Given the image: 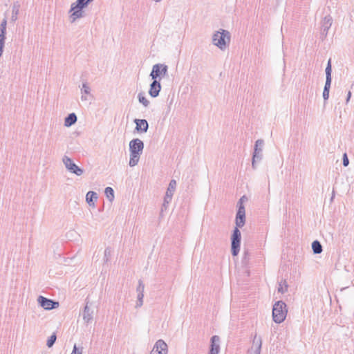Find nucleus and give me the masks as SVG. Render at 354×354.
Segmentation results:
<instances>
[{"instance_id": "24", "label": "nucleus", "mask_w": 354, "mask_h": 354, "mask_svg": "<svg viewBox=\"0 0 354 354\" xmlns=\"http://www.w3.org/2000/svg\"><path fill=\"white\" fill-rule=\"evenodd\" d=\"M138 99L140 103H141L145 107H147L149 104V101L146 98L145 93L140 92L138 95Z\"/></svg>"}, {"instance_id": "10", "label": "nucleus", "mask_w": 354, "mask_h": 354, "mask_svg": "<svg viewBox=\"0 0 354 354\" xmlns=\"http://www.w3.org/2000/svg\"><path fill=\"white\" fill-rule=\"evenodd\" d=\"M176 181L175 180H171L169 182L168 188L166 192V194L164 198L163 204L162 205L161 211L162 212L164 209H167V205L170 203L172 199V196L174 195V191L176 189Z\"/></svg>"}, {"instance_id": "23", "label": "nucleus", "mask_w": 354, "mask_h": 354, "mask_svg": "<svg viewBox=\"0 0 354 354\" xmlns=\"http://www.w3.org/2000/svg\"><path fill=\"white\" fill-rule=\"evenodd\" d=\"M288 283L286 280H281L279 283V287L277 288L278 292H280L281 294L285 293L288 291Z\"/></svg>"}, {"instance_id": "4", "label": "nucleus", "mask_w": 354, "mask_h": 354, "mask_svg": "<svg viewBox=\"0 0 354 354\" xmlns=\"http://www.w3.org/2000/svg\"><path fill=\"white\" fill-rule=\"evenodd\" d=\"M288 309L287 306L283 301H278L272 308V319L277 324L282 323L287 315Z\"/></svg>"}, {"instance_id": "20", "label": "nucleus", "mask_w": 354, "mask_h": 354, "mask_svg": "<svg viewBox=\"0 0 354 354\" xmlns=\"http://www.w3.org/2000/svg\"><path fill=\"white\" fill-rule=\"evenodd\" d=\"M97 199V194L96 192L89 191L86 195V201L90 206L95 205V201Z\"/></svg>"}, {"instance_id": "14", "label": "nucleus", "mask_w": 354, "mask_h": 354, "mask_svg": "<svg viewBox=\"0 0 354 354\" xmlns=\"http://www.w3.org/2000/svg\"><path fill=\"white\" fill-rule=\"evenodd\" d=\"M161 84L160 80H154L150 84V87L149 90V94L151 97H156L159 95V93L161 91Z\"/></svg>"}, {"instance_id": "43", "label": "nucleus", "mask_w": 354, "mask_h": 354, "mask_svg": "<svg viewBox=\"0 0 354 354\" xmlns=\"http://www.w3.org/2000/svg\"><path fill=\"white\" fill-rule=\"evenodd\" d=\"M153 1H156V2H160V1H161L162 0H153Z\"/></svg>"}, {"instance_id": "26", "label": "nucleus", "mask_w": 354, "mask_h": 354, "mask_svg": "<svg viewBox=\"0 0 354 354\" xmlns=\"http://www.w3.org/2000/svg\"><path fill=\"white\" fill-rule=\"evenodd\" d=\"M326 72V78L332 79L331 73H332V65H331V59H329L327 63L326 68L325 69Z\"/></svg>"}, {"instance_id": "32", "label": "nucleus", "mask_w": 354, "mask_h": 354, "mask_svg": "<svg viewBox=\"0 0 354 354\" xmlns=\"http://www.w3.org/2000/svg\"><path fill=\"white\" fill-rule=\"evenodd\" d=\"M144 290H145V285L143 283V281L141 279H140L138 281V285L136 288V292H137V293L144 292Z\"/></svg>"}, {"instance_id": "11", "label": "nucleus", "mask_w": 354, "mask_h": 354, "mask_svg": "<svg viewBox=\"0 0 354 354\" xmlns=\"http://www.w3.org/2000/svg\"><path fill=\"white\" fill-rule=\"evenodd\" d=\"M333 23V18L330 15L325 16L321 21V35L322 39L326 37L328 31L331 27Z\"/></svg>"}, {"instance_id": "36", "label": "nucleus", "mask_w": 354, "mask_h": 354, "mask_svg": "<svg viewBox=\"0 0 354 354\" xmlns=\"http://www.w3.org/2000/svg\"><path fill=\"white\" fill-rule=\"evenodd\" d=\"M329 91H330L325 89L323 91V98L325 101L327 100L329 97Z\"/></svg>"}, {"instance_id": "25", "label": "nucleus", "mask_w": 354, "mask_h": 354, "mask_svg": "<svg viewBox=\"0 0 354 354\" xmlns=\"http://www.w3.org/2000/svg\"><path fill=\"white\" fill-rule=\"evenodd\" d=\"M104 193H105L106 198H108V200L110 202H112L114 200V197H115L114 196V190L112 187H106Z\"/></svg>"}, {"instance_id": "42", "label": "nucleus", "mask_w": 354, "mask_h": 354, "mask_svg": "<svg viewBox=\"0 0 354 354\" xmlns=\"http://www.w3.org/2000/svg\"><path fill=\"white\" fill-rule=\"evenodd\" d=\"M81 98H82V100H86V97H84V95H82Z\"/></svg>"}, {"instance_id": "33", "label": "nucleus", "mask_w": 354, "mask_h": 354, "mask_svg": "<svg viewBox=\"0 0 354 354\" xmlns=\"http://www.w3.org/2000/svg\"><path fill=\"white\" fill-rule=\"evenodd\" d=\"M342 164L344 167H347L349 164V160L346 153L343 154Z\"/></svg>"}, {"instance_id": "12", "label": "nucleus", "mask_w": 354, "mask_h": 354, "mask_svg": "<svg viewBox=\"0 0 354 354\" xmlns=\"http://www.w3.org/2000/svg\"><path fill=\"white\" fill-rule=\"evenodd\" d=\"M236 227L237 228L242 227L245 223V211L243 205H239V208L236 214Z\"/></svg>"}, {"instance_id": "22", "label": "nucleus", "mask_w": 354, "mask_h": 354, "mask_svg": "<svg viewBox=\"0 0 354 354\" xmlns=\"http://www.w3.org/2000/svg\"><path fill=\"white\" fill-rule=\"evenodd\" d=\"M312 250L313 251V253L315 254H319L322 253V252L323 250L322 245L319 241L315 240V241H313Z\"/></svg>"}, {"instance_id": "18", "label": "nucleus", "mask_w": 354, "mask_h": 354, "mask_svg": "<svg viewBox=\"0 0 354 354\" xmlns=\"http://www.w3.org/2000/svg\"><path fill=\"white\" fill-rule=\"evenodd\" d=\"M83 319L85 323H90L93 318V310L91 309L88 306V303H86L83 313H82Z\"/></svg>"}, {"instance_id": "29", "label": "nucleus", "mask_w": 354, "mask_h": 354, "mask_svg": "<svg viewBox=\"0 0 354 354\" xmlns=\"http://www.w3.org/2000/svg\"><path fill=\"white\" fill-rule=\"evenodd\" d=\"M143 298H144V292L138 293L136 308H140L142 306Z\"/></svg>"}, {"instance_id": "27", "label": "nucleus", "mask_w": 354, "mask_h": 354, "mask_svg": "<svg viewBox=\"0 0 354 354\" xmlns=\"http://www.w3.org/2000/svg\"><path fill=\"white\" fill-rule=\"evenodd\" d=\"M111 254H112L111 248L109 247H107L105 249L104 253L103 261L104 263H107L109 261Z\"/></svg>"}, {"instance_id": "15", "label": "nucleus", "mask_w": 354, "mask_h": 354, "mask_svg": "<svg viewBox=\"0 0 354 354\" xmlns=\"http://www.w3.org/2000/svg\"><path fill=\"white\" fill-rule=\"evenodd\" d=\"M262 347V339L261 337H258L257 335H254L252 340V346L251 349L249 350L250 354H261Z\"/></svg>"}, {"instance_id": "30", "label": "nucleus", "mask_w": 354, "mask_h": 354, "mask_svg": "<svg viewBox=\"0 0 354 354\" xmlns=\"http://www.w3.org/2000/svg\"><path fill=\"white\" fill-rule=\"evenodd\" d=\"M81 91H82V93H84V94L90 93L91 88L87 82H84L82 84V88Z\"/></svg>"}, {"instance_id": "1", "label": "nucleus", "mask_w": 354, "mask_h": 354, "mask_svg": "<svg viewBox=\"0 0 354 354\" xmlns=\"http://www.w3.org/2000/svg\"><path fill=\"white\" fill-rule=\"evenodd\" d=\"M144 149V142L139 138H134L129 142L130 159L129 166H136L140 160Z\"/></svg>"}, {"instance_id": "19", "label": "nucleus", "mask_w": 354, "mask_h": 354, "mask_svg": "<svg viewBox=\"0 0 354 354\" xmlns=\"http://www.w3.org/2000/svg\"><path fill=\"white\" fill-rule=\"evenodd\" d=\"M77 120V118L75 113H69L64 119V126L69 127L73 125Z\"/></svg>"}, {"instance_id": "31", "label": "nucleus", "mask_w": 354, "mask_h": 354, "mask_svg": "<svg viewBox=\"0 0 354 354\" xmlns=\"http://www.w3.org/2000/svg\"><path fill=\"white\" fill-rule=\"evenodd\" d=\"M6 27L0 25V40H6Z\"/></svg>"}, {"instance_id": "37", "label": "nucleus", "mask_w": 354, "mask_h": 354, "mask_svg": "<svg viewBox=\"0 0 354 354\" xmlns=\"http://www.w3.org/2000/svg\"><path fill=\"white\" fill-rule=\"evenodd\" d=\"M249 252L248 251H245L243 253V261L246 263L249 260Z\"/></svg>"}, {"instance_id": "6", "label": "nucleus", "mask_w": 354, "mask_h": 354, "mask_svg": "<svg viewBox=\"0 0 354 354\" xmlns=\"http://www.w3.org/2000/svg\"><path fill=\"white\" fill-rule=\"evenodd\" d=\"M167 65L165 64H156L153 66L149 76L151 77L152 80H160V81L162 77L167 75Z\"/></svg>"}, {"instance_id": "9", "label": "nucleus", "mask_w": 354, "mask_h": 354, "mask_svg": "<svg viewBox=\"0 0 354 354\" xmlns=\"http://www.w3.org/2000/svg\"><path fill=\"white\" fill-rule=\"evenodd\" d=\"M37 302L41 307L47 310L55 309L59 306V303L58 301L46 298L41 295L38 297Z\"/></svg>"}, {"instance_id": "16", "label": "nucleus", "mask_w": 354, "mask_h": 354, "mask_svg": "<svg viewBox=\"0 0 354 354\" xmlns=\"http://www.w3.org/2000/svg\"><path fill=\"white\" fill-rule=\"evenodd\" d=\"M210 348L208 354H218L220 351V337L218 335H213L210 340Z\"/></svg>"}, {"instance_id": "40", "label": "nucleus", "mask_w": 354, "mask_h": 354, "mask_svg": "<svg viewBox=\"0 0 354 354\" xmlns=\"http://www.w3.org/2000/svg\"><path fill=\"white\" fill-rule=\"evenodd\" d=\"M351 92L349 91L348 92V94H347V97H346V102L348 103L351 99Z\"/></svg>"}, {"instance_id": "5", "label": "nucleus", "mask_w": 354, "mask_h": 354, "mask_svg": "<svg viewBox=\"0 0 354 354\" xmlns=\"http://www.w3.org/2000/svg\"><path fill=\"white\" fill-rule=\"evenodd\" d=\"M264 146V141L262 139H259L255 142L254 152L252 159V167L253 169H257L256 163L260 162L263 158V148Z\"/></svg>"}, {"instance_id": "38", "label": "nucleus", "mask_w": 354, "mask_h": 354, "mask_svg": "<svg viewBox=\"0 0 354 354\" xmlns=\"http://www.w3.org/2000/svg\"><path fill=\"white\" fill-rule=\"evenodd\" d=\"M4 46H5V41L0 40V57H1V55L3 54Z\"/></svg>"}, {"instance_id": "8", "label": "nucleus", "mask_w": 354, "mask_h": 354, "mask_svg": "<svg viewBox=\"0 0 354 354\" xmlns=\"http://www.w3.org/2000/svg\"><path fill=\"white\" fill-rule=\"evenodd\" d=\"M62 162L66 169L71 174H74L78 176L84 173V169L77 166L73 160L67 156H64Z\"/></svg>"}, {"instance_id": "17", "label": "nucleus", "mask_w": 354, "mask_h": 354, "mask_svg": "<svg viewBox=\"0 0 354 354\" xmlns=\"http://www.w3.org/2000/svg\"><path fill=\"white\" fill-rule=\"evenodd\" d=\"M136 131L138 133H146L149 129L148 122L145 119H135Z\"/></svg>"}, {"instance_id": "13", "label": "nucleus", "mask_w": 354, "mask_h": 354, "mask_svg": "<svg viewBox=\"0 0 354 354\" xmlns=\"http://www.w3.org/2000/svg\"><path fill=\"white\" fill-rule=\"evenodd\" d=\"M168 346L167 344L162 339L158 340L150 354H167Z\"/></svg>"}, {"instance_id": "34", "label": "nucleus", "mask_w": 354, "mask_h": 354, "mask_svg": "<svg viewBox=\"0 0 354 354\" xmlns=\"http://www.w3.org/2000/svg\"><path fill=\"white\" fill-rule=\"evenodd\" d=\"M332 79L326 78V82L324 89L330 91Z\"/></svg>"}, {"instance_id": "7", "label": "nucleus", "mask_w": 354, "mask_h": 354, "mask_svg": "<svg viewBox=\"0 0 354 354\" xmlns=\"http://www.w3.org/2000/svg\"><path fill=\"white\" fill-rule=\"evenodd\" d=\"M241 233L239 228L235 227L231 236V252L232 255L237 256L240 251Z\"/></svg>"}, {"instance_id": "21", "label": "nucleus", "mask_w": 354, "mask_h": 354, "mask_svg": "<svg viewBox=\"0 0 354 354\" xmlns=\"http://www.w3.org/2000/svg\"><path fill=\"white\" fill-rule=\"evenodd\" d=\"M20 8V4L18 1L15 2L13 3L12 8V17H11V21L12 22H15L17 19V15L19 12Z\"/></svg>"}, {"instance_id": "35", "label": "nucleus", "mask_w": 354, "mask_h": 354, "mask_svg": "<svg viewBox=\"0 0 354 354\" xmlns=\"http://www.w3.org/2000/svg\"><path fill=\"white\" fill-rule=\"evenodd\" d=\"M82 348L80 349L77 347V346L75 344L73 346V351L71 354H82Z\"/></svg>"}, {"instance_id": "28", "label": "nucleus", "mask_w": 354, "mask_h": 354, "mask_svg": "<svg viewBox=\"0 0 354 354\" xmlns=\"http://www.w3.org/2000/svg\"><path fill=\"white\" fill-rule=\"evenodd\" d=\"M57 339V335L56 334L54 333H53L48 339L47 340V342H46V345L48 348H50L53 346V344H55V341Z\"/></svg>"}, {"instance_id": "39", "label": "nucleus", "mask_w": 354, "mask_h": 354, "mask_svg": "<svg viewBox=\"0 0 354 354\" xmlns=\"http://www.w3.org/2000/svg\"><path fill=\"white\" fill-rule=\"evenodd\" d=\"M247 200H248V198H246V196H243L239 199V202H238V206H239V205H241H241H243V201H247Z\"/></svg>"}, {"instance_id": "3", "label": "nucleus", "mask_w": 354, "mask_h": 354, "mask_svg": "<svg viewBox=\"0 0 354 354\" xmlns=\"http://www.w3.org/2000/svg\"><path fill=\"white\" fill-rule=\"evenodd\" d=\"M94 0H77L71 6L70 19L71 22H74L76 19L82 18L84 16L83 9L86 8Z\"/></svg>"}, {"instance_id": "41", "label": "nucleus", "mask_w": 354, "mask_h": 354, "mask_svg": "<svg viewBox=\"0 0 354 354\" xmlns=\"http://www.w3.org/2000/svg\"><path fill=\"white\" fill-rule=\"evenodd\" d=\"M0 25L6 27V26H7V19L6 18H4L2 20V21H1Z\"/></svg>"}, {"instance_id": "2", "label": "nucleus", "mask_w": 354, "mask_h": 354, "mask_svg": "<svg viewBox=\"0 0 354 354\" xmlns=\"http://www.w3.org/2000/svg\"><path fill=\"white\" fill-rule=\"evenodd\" d=\"M230 33L223 29L216 31L212 35V44L221 50H224L230 42Z\"/></svg>"}]
</instances>
